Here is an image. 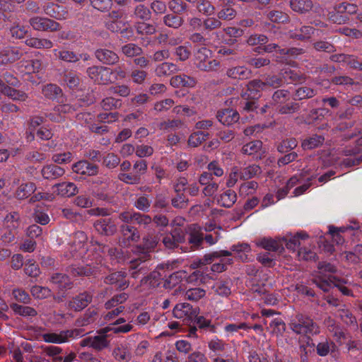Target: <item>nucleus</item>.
I'll list each match as a JSON object with an SVG mask.
<instances>
[{"mask_svg":"<svg viewBox=\"0 0 362 362\" xmlns=\"http://www.w3.org/2000/svg\"><path fill=\"white\" fill-rule=\"evenodd\" d=\"M158 244L157 238L148 235L143 238L141 245H136L132 250L135 257L129 261V270L132 271L131 276L137 278L139 273H146V267L139 268L141 263H144L151 259V251L154 250Z\"/></svg>","mask_w":362,"mask_h":362,"instance_id":"obj_1","label":"nucleus"},{"mask_svg":"<svg viewBox=\"0 0 362 362\" xmlns=\"http://www.w3.org/2000/svg\"><path fill=\"white\" fill-rule=\"evenodd\" d=\"M232 252L228 250L214 251L209 254H206L202 258L195 259L192 263L194 269L200 268L202 266L211 264L215 259H219L218 263L213 264L211 269L214 272H222L227 269L228 265L233 264V261L231 258H223L224 257L231 256Z\"/></svg>","mask_w":362,"mask_h":362,"instance_id":"obj_2","label":"nucleus"},{"mask_svg":"<svg viewBox=\"0 0 362 362\" xmlns=\"http://www.w3.org/2000/svg\"><path fill=\"white\" fill-rule=\"evenodd\" d=\"M288 327L295 334L302 337L317 335L320 332L317 324L310 316L303 313L292 315Z\"/></svg>","mask_w":362,"mask_h":362,"instance_id":"obj_3","label":"nucleus"},{"mask_svg":"<svg viewBox=\"0 0 362 362\" xmlns=\"http://www.w3.org/2000/svg\"><path fill=\"white\" fill-rule=\"evenodd\" d=\"M83 335L84 329L75 328L60 330L59 332H49L42 334L41 337L47 343L60 344Z\"/></svg>","mask_w":362,"mask_h":362,"instance_id":"obj_4","label":"nucleus"},{"mask_svg":"<svg viewBox=\"0 0 362 362\" xmlns=\"http://www.w3.org/2000/svg\"><path fill=\"white\" fill-rule=\"evenodd\" d=\"M107 328L104 327L97 332V334L83 338L79 342L81 347H90L96 351H101L109 347L110 341L107 339Z\"/></svg>","mask_w":362,"mask_h":362,"instance_id":"obj_5","label":"nucleus"},{"mask_svg":"<svg viewBox=\"0 0 362 362\" xmlns=\"http://www.w3.org/2000/svg\"><path fill=\"white\" fill-rule=\"evenodd\" d=\"M211 51L206 47L197 49L194 55V64L197 69L204 71H211L216 69L219 62L211 59Z\"/></svg>","mask_w":362,"mask_h":362,"instance_id":"obj_6","label":"nucleus"},{"mask_svg":"<svg viewBox=\"0 0 362 362\" xmlns=\"http://www.w3.org/2000/svg\"><path fill=\"white\" fill-rule=\"evenodd\" d=\"M314 283L325 292L329 291L332 287L335 286L339 288L343 295L347 296H352L351 291L344 286L341 280L332 274H329L327 279H323L322 277L315 279Z\"/></svg>","mask_w":362,"mask_h":362,"instance_id":"obj_7","label":"nucleus"},{"mask_svg":"<svg viewBox=\"0 0 362 362\" xmlns=\"http://www.w3.org/2000/svg\"><path fill=\"white\" fill-rule=\"evenodd\" d=\"M88 77L98 84L106 85L112 82V71L110 68L103 66H92L87 69Z\"/></svg>","mask_w":362,"mask_h":362,"instance_id":"obj_8","label":"nucleus"},{"mask_svg":"<svg viewBox=\"0 0 362 362\" xmlns=\"http://www.w3.org/2000/svg\"><path fill=\"white\" fill-rule=\"evenodd\" d=\"M29 23L35 30L55 32L61 29L60 24L48 18L34 16L29 20Z\"/></svg>","mask_w":362,"mask_h":362,"instance_id":"obj_9","label":"nucleus"},{"mask_svg":"<svg viewBox=\"0 0 362 362\" xmlns=\"http://www.w3.org/2000/svg\"><path fill=\"white\" fill-rule=\"evenodd\" d=\"M53 52L57 59L66 63L75 64L78 62L81 59L83 62H86L91 59L88 53L77 54L66 48L55 49L53 50Z\"/></svg>","mask_w":362,"mask_h":362,"instance_id":"obj_10","label":"nucleus"},{"mask_svg":"<svg viewBox=\"0 0 362 362\" xmlns=\"http://www.w3.org/2000/svg\"><path fill=\"white\" fill-rule=\"evenodd\" d=\"M185 232L188 235L187 240L191 249L193 250L199 249L204 241V235L201 226L197 223L188 225Z\"/></svg>","mask_w":362,"mask_h":362,"instance_id":"obj_11","label":"nucleus"},{"mask_svg":"<svg viewBox=\"0 0 362 362\" xmlns=\"http://www.w3.org/2000/svg\"><path fill=\"white\" fill-rule=\"evenodd\" d=\"M75 111L76 108L74 105L69 103H59L53 108L51 112L45 114V116L52 122H62L64 121L66 115L71 114Z\"/></svg>","mask_w":362,"mask_h":362,"instance_id":"obj_12","label":"nucleus"},{"mask_svg":"<svg viewBox=\"0 0 362 362\" xmlns=\"http://www.w3.org/2000/svg\"><path fill=\"white\" fill-rule=\"evenodd\" d=\"M95 230L102 235L110 236L117 231V226L115 221L110 217L100 218L93 223Z\"/></svg>","mask_w":362,"mask_h":362,"instance_id":"obj_13","label":"nucleus"},{"mask_svg":"<svg viewBox=\"0 0 362 362\" xmlns=\"http://www.w3.org/2000/svg\"><path fill=\"white\" fill-rule=\"evenodd\" d=\"M126 276L127 274L125 272H115L105 276L103 282L105 284L115 286L118 290H124L129 285V282L126 279Z\"/></svg>","mask_w":362,"mask_h":362,"instance_id":"obj_14","label":"nucleus"},{"mask_svg":"<svg viewBox=\"0 0 362 362\" xmlns=\"http://www.w3.org/2000/svg\"><path fill=\"white\" fill-rule=\"evenodd\" d=\"M207 346L209 350V358L213 360L216 356H221L227 351L229 344L223 339L214 337L208 341Z\"/></svg>","mask_w":362,"mask_h":362,"instance_id":"obj_15","label":"nucleus"},{"mask_svg":"<svg viewBox=\"0 0 362 362\" xmlns=\"http://www.w3.org/2000/svg\"><path fill=\"white\" fill-rule=\"evenodd\" d=\"M264 83L259 79H253L247 84L246 91L241 94L245 99L257 100L261 96V92L264 90Z\"/></svg>","mask_w":362,"mask_h":362,"instance_id":"obj_16","label":"nucleus"},{"mask_svg":"<svg viewBox=\"0 0 362 362\" xmlns=\"http://www.w3.org/2000/svg\"><path fill=\"white\" fill-rule=\"evenodd\" d=\"M93 294L84 291L80 293L69 302V307L74 311H81L86 308L92 301Z\"/></svg>","mask_w":362,"mask_h":362,"instance_id":"obj_17","label":"nucleus"},{"mask_svg":"<svg viewBox=\"0 0 362 362\" xmlns=\"http://www.w3.org/2000/svg\"><path fill=\"white\" fill-rule=\"evenodd\" d=\"M121 232L123 239L119 240V244L122 247H127L131 242H137L140 239V234L136 228L129 226L122 225Z\"/></svg>","mask_w":362,"mask_h":362,"instance_id":"obj_18","label":"nucleus"},{"mask_svg":"<svg viewBox=\"0 0 362 362\" xmlns=\"http://www.w3.org/2000/svg\"><path fill=\"white\" fill-rule=\"evenodd\" d=\"M72 170L81 175L93 176L98 173V165L83 160L74 163L72 165Z\"/></svg>","mask_w":362,"mask_h":362,"instance_id":"obj_19","label":"nucleus"},{"mask_svg":"<svg viewBox=\"0 0 362 362\" xmlns=\"http://www.w3.org/2000/svg\"><path fill=\"white\" fill-rule=\"evenodd\" d=\"M257 245L266 250L275 252L278 254H282L284 251L281 238H276L275 239L272 238H263L258 240Z\"/></svg>","mask_w":362,"mask_h":362,"instance_id":"obj_20","label":"nucleus"},{"mask_svg":"<svg viewBox=\"0 0 362 362\" xmlns=\"http://www.w3.org/2000/svg\"><path fill=\"white\" fill-rule=\"evenodd\" d=\"M95 57L101 63L107 65H115L119 60V57L117 53L106 48L96 49Z\"/></svg>","mask_w":362,"mask_h":362,"instance_id":"obj_21","label":"nucleus"},{"mask_svg":"<svg viewBox=\"0 0 362 362\" xmlns=\"http://www.w3.org/2000/svg\"><path fill=\"white\" fill-rule=\"evenodd\" d=\"M22 56L21 50L16 47H6L0 50V64L13 63Z\"/></svg>","mask_w":362,"mask_h":362,"instance_id":"obj_22","label":"nucleus"},{"mask_svg":"<svg viewBox=\"0 0 362 362\" xmlns=\"http://www.w3.org/2000/svg\"><path fill=\"white\" fill-rule=\"evenodd\" d=\"M197 314V309L193 308L188 303H182L177 304L173 309V315L178 319L189 318L192 319Z\"/></svg>","mask_w":362,"mask_h":362,"instance_id":"obj_23","label":"nucleus"},{"mask_svg":"<svg viewBox=\"0 0 362 362\" xmlns=\"http://www.w3.org/2000/svg\"><path fill=\"white\" fill-rule=\"evenodd\" d=\"M315 30V29L313 26L302 25L300 28L289 30L288 35L291 39L303 41L309 40L314 34Z\"/></svg>","mask_w":362,"mask_h":362,"instance_id":"obj_24","label":"nucleus"},{"mask_svg":"<svg viewBox=\"0 0 362 362\" xmlns=\"http://www.w3.org/2000/svg\"><path fill=\"white\" fill-rule=\"evenodd\" d=\"M216 118L223 125L229 126L239 120V114L232 109H224L218 111Z\"/></svg>","mask_w":362,"mask_h":362,"instance_id":"obj_25","label":"nucleus"},{"mask_svg":"<svg viewBox=\"0 0 362 362\" xmlns=\"http://www.w3.org/2000/svg\"><path fill=\"white\" fill-rule=\"evenodd\" d=\"M169 264H161L156 267V269L151 272L147 277V281H149L148 284L151 287H158L160 284V281L167 276L165 269H168Z\"/></svg>","mask_w":362,"mask_h":362,"instance_id":"obj_26","label":"nucleus"},{"mask_svg":"<svg viewBox=\"0 0 362 362\" xmlns=\"http://www.w3.org/2000/svg\"><path fill=\"white\" fill-rule=\"evenodd\" d=\"M65 173L64 168L54 164H49L44 166L41 170L42 177L46 180H56Z\"/></svg>","mask_w":362,"mask_h":362,"instance_id":"obj_27","label":"nucleus"},{"mask_svg":"<svg viewBox=\"0 0 362 362\" xmlns=\"http://www.w3.org/2000/svg\"><path fill=\"white\" fill-rule=\"evenodd\" d=\"M43 10L45 14L57 20L66 19L68 15L63 6L54 3H48L44 6Z\"/></svg>","mask_w":362,"mask_h":362,"instance_id":"obj_28","label":"nucleus"},{"mask_svg":"<svg viewBox=\"0 0 362 362\" xmlns=\"http://www.w3.org/2000/svg\"><path fill=\"white\" fill-rule=\"evenodd\" d=\"M53 188H55V192L62 197H70L78 192L76 185L71 182H63L56 184L53 186Z\"/></svg>","mask_w":362,"mask_h":362,"instance_id":"obj_29","label":"nucleus"},{"mask_svg":"<svg viewBox=\"0 0 362 362\" xmlns=\"http://www.w3.org/2000/svg\"><path fill=\"white\" fill-rule=\"evenodd\" d=\"M170 83L174 88H193L196 86L197 81L191 76L182 74L172 77L170 78Z\"/></svg>","mask_w":362,"mask_h":362,"instance_id":"obj_30","label":"nucleus"},{"mask_svg":"<svg viewBox=\"0 0 362 362\" xmlns=\"http://www.w3.org/2000/svg\"><path fill=\"white\" fill-rule=\"evenodd\" d=\"M180 71L179 67L173 62H162L156 66L155 74L158 77L169 76L177 73Z\"/></svg>","mask_w":362,"mask_h":362,"instance_id":"obj_31","label":"nucleus"},{"mask_svg":"<svg viewBox=\"0 0 362 362\" xmlns=\"http://www.w3.org/2000/svg\"><path fill=\"white\" fill-rule=\"evenodd\" d=\"M284 81L287 83H302L305 80V76L300 71L285 69L281 71Z\"/></svg>","mask_w":362,"mask_h":362,"instance_id":"obj_32","label":"nucleus"},{"mask_svg":"<svg viewBox=\"0 0 362 362\" xmlns=\"http://www.w3.org/2000/svg\"><path fill=\"white\" fill-rule=\"evenodd\" d=\"M226 75L233 79L245 80L251 77L252 71L243 66H238L228 69Z\"/></svg>","mask_w":362,"mask_h":362,"instance_id":"obj_33","label":"nucleus"},{"mask_svg":"<svg viewBox=\"0 0 362 362\" xmlns=\"http://www.w3.org/2000/svg\"><path fill=\"white\" fill-rule=\"evenodd\" d=\"M98 317V310L96 308H89L81 317L76 320V324L81 327L87 326L93 323L97 320Z\"/></svg>","mask_w":362,"mask_h":362,"instance_id":"obj_34","label":"nucleus"},{"mask_svg":"<svg viewBox=\"0 0 362 362\" xmlns=\"http://www.w3.org/2000/svg\"><path fill=\"white\" fill-rule=\"evenodd\" d=\"M163 23L170 28L178 29L184 23V19L177 13H168L163 16Z\"/></svg>","mask_w":362,"mask_h":362,"instance_id":"obj_35","label":"nucleus"},{"mask_svg":"<svg viewBox=\"0 0 362 362\" xmlns=\"http://www.w3.org/2000/svg\"><path fill=\"white\" fill-rule=\"evenodd\" d=\"M36 189L35 184L31 182L22 183L16 192L18 199H24L30 197Z\"/></svg>","mask_w":362,"mask_h":362,"instance_id":"obj_36","label":"nucleus"},{"mask_svg":"<svg viewBox=\"0 0 362 362\" xmlns=\"http://www.w3.org/2000/svg\"><path fill=\"white\" fill-rule=\"evenodd\" d=\"M25 44L30 47L35 49H51L54 44L48 39L30 37L25 40Z\"/></svg>","mask_w":362,"mask_h":362,"instance_id":"obj_37","label":"nucleus"},{"mask_svg":"<svg viewBox=\"0 0 362 362\" xmlns=\"http://www.w3.org/2000/svg\"><path fill=\"white\" fill-rule=\"evenodd\" d=\"M311 0H290V6L296 12L300 13H306L313 8Z\"/></svg>","mask_w":362,"mask_h":362,"instance_id":"obj_38","label":"nucleus"},{"mask_svg":"<svg viewBox=\"0 0 362 362\" xmlns=\"http://www.w3.org/2000/svg\"><path fill=\"white\" fill-rule=\"evenodd\" d=\"M12 310L15 313V314L19 315L21 316L28 317H35L37 315V310L30 306H24L17 303H12L10 305Z\"/></svg>","mask_w":362,"mask_h":362,"instance_id":"obj_39","label":"nucleus"},{"mask_svg":"<svg viewBox=\"0 0 362 362\" xmlns=\"http://www.w3.org/2000/svg\"><path fill=\"white\" fill-rule=\"evenodd\" d=\"M21 62V66L25 68L26 73H38L42 69V57Z\"/></svg>","mask_w":362,"mask_h":362,"instance_id":"obj_40","label":"nucleus"},{"mask_svg":"<svg viewBox=\"0 0 362 362\" xmlns=\"http://www.w3.org/2000/svg\"><path fill=\"white\" fill-rule=\"evenodd\" d=\"M290 100V92L287 90L279 89L276 90L271 100V104L272 105L280 107L284 103H286Z\"/></svg>","mask_w":362,"mask_h":362,"instance_id":"obj_41","label":"nucleus"},{"mask_svg":"<svg viewBox=\"0 0 362 362\" xmlns=\"http://www.w3.org/2000/svg\"><path fill=\"white\" fill-rule=\"evenodd\" d=\"M114 358L119 361H128L131 359V354L124 344H119L116 346L112 353Z\"/></svg>","mask_w":362,"mask_h":362,"instance_id":"obj_42","label":"nucleus"},{"mask_svg":"<svg viewBox=\"0 0 362 362\" xmlns=\"http://www.w3.org/2000/svg\"><path fill=\"white\" fill-rule=\"evenodd\" d=\"M50 280L53 284L58 285L60 289L70 288L72 284L69 277L62 273L53 274Z\"/></svg>","mask_w":362,"mask_h":362,"instance_id":"obj_43","label":"nucleus"},{"mask_svg":"<svg viewBox=\"0 0 362 362\" xmlns=\"http://www.w3.org/2000/svg\"><path fill=\"white\" fill-rule=\"evenodd\" d=\"M325 141L324 136L317 134H313L309 138L303 140L302 142V148L305 150L313 149L322 145Z\"/></svg>","mask_w":362,"mask_h":362,"instance_id":"obj_44","label":"nucleus"},{"mask_svg":"<svg viewBox=\"0 0 362 362\" xmlns=\"http://www.w3.org/2000/svg\"><path fill=\"white\" fill-rule=\"evenodd\" d=\"M237 200V194L235 191L228 189L225 191L218 199L220 204L226 208H230Z\"/></svg>","mask_w":362,"mask_h":362,"instance_id":"obj_45","label":"nucleus"},{"mask_svg":"<svg viewBox=\"0 0 362 362\" xmlns=\"http://www.w3.org/2000/svg\"><path fill=\"white\" fill-rule=\"evenodd\" d=\"M186 276V273L184 271H177L170 275L165 280L164 287L166 288H172L179 284L183 278Z\"/></svg>","mask_w":362,"mask_h":362,"instance_id":"obj_46","label":"nucleus"},{"mask_svg":"<svg viewBox=\"0 0 362 362\" xmlns=\"http://www.w3.org/2000/svg\"><path fill=\"white\" fill-rule=\"evenodd\" d=\"M299 354H311L315 344L310 336H303L298 339Z\"/></svg>","mask_w":362,"mask_h":362,"instance_id":"obj_47","label":"nucleus"},{"mask_svg":"<svg viewBox=\"0 0 362 362\" xmlns=\"http://www.w3.org/2000/svg\"><path fill=\"white\" fill-rule=\"evenodd\" d=\"M196 8L199 13L211 16L214 14L216 8L209 0H199L197 2Z\"/></svg>","mask_w":362,"mask_h":362,"instance_id":"obj_48","label":"nucleus"},{"mask_svg":"<svg viewBox=\"0 0 362 362\" xmlns=\"http://www.w3.org/2000/svg\"><path fill=\"white\" fill-rule=\"evenodd\" d=\"M210 134L208 132L198 131L190 134L188 139V144L192 147H197L206 141Z\"/></svg>","mask_w":362,"mask_h":362,"instance_id":"obj_49","label":"nucleus"},{"mask_svg":"<svg viewBox=\"0 0 362 362\" xmlns=\"http://www.w3.org/2000/svg\"><path fill=\"white\" fill-rule=\"evenodd\" d=\"M194 317V322L200 329H206L212 334L217 332V327L211 323V320L206 319L204 316H197V315Z\"/></svg>","mask_w":362,"mask_h":362,"instance_id":"obj_50","label":"nucleus"},{"mask_svg":"<svg viewBox=\"0 0 362 362\" xmlns=\"http://www.w3.org/2000/svg\"><path fill=\"white\" fill-rule=\"evenodd\" d=\"M121 50L127 57L130 58L136 57L143 54V49L134 43H128L123 45Z\"/></svg>","mask_w":362,"mask_h":362,"instance_id":"obj_51","label":"nucleus"},{"mask_svg":"<svg viewBox=\"0 0 362 362\" xmlns=\"http://www.w3.org/2000/svg\"><path fill=\"white\" fill-rule=\"evenodd\" d=\"M266 17L272 23H285L288 21L289 16L281 11H270L265 13Z\"/></svg>","mask_w":362,"mask_h":362,"instance_id":"obj_52","label":"nucleus"},{"mask_svg":"<svg viewBox=\"0 0 362 362\" xmlns=\"http://www.w3.org/2000/svg\"><path fill=\"white\" fill-rule=\"evenodd\" d=\"M262 147V142L259 140H255L245 144L242 147V153L248 156H254L258 153Z\"/></svg>","mask_w":362,"mask_h":362,"instance_id":"obj_53","label":"nucleus"},{"mask_svg":"<svg viewBox=\"0 0 362 362\" xmlns=\"http://www.w3.org/2000/svg\"><path fill=\"white\" fill-rule=\"evenodd\" d=\"M21 216L18 212L12 211L6 214L4 218V224L10 230H14L20 226Z\"/></svg>","mask_w":362,"mask_h":362,"instance_id":"obj_54","label":"nucleus"},{"mask_svg":"<svg viewBox=\"0 0 362 362\" xmlns=\"http://www.w3.org/2000/svg\"><path fill=\"white\" fill-rule=\"evenodd\" d=\"M240 179L249 180L261 173V168L257 165H250L240 169Z\"/></svg>","mask_w":362,"mask_h":362,"instance_id":"obj_55","label":"nucleus"},{"mask_svg":"<svg viewBox=\"0 0 362 362\" xmlns=\"http://www.w3.org/2000/svg\"><path fill=\"white\" fill-rule=\"evenodd\" d=\"M334 9L337 10L339 12H343L344 14L356 15L358 11V6L355 4L349 3L344 1L337 4H335Z\"/></svg>","mask_w":362,"mask_h":362,"instance_id":"obj_56","label":"nucleus"},{"mask_svg":"<svg viewBox=\"0 0 362 362\" xmlns=\"http://www.w3.org/2000/svg\"><path fill=\"white\" fill-rule=\"evenodd\" d=\"M314 175L307 176V171H303L300 174L292 176L286 182V185L291 189L298 184H301L304 181H312L315 179Z\"/></svg>","mask_w":362,"mask_h":362,"instance_id":"obj_57","label":"nucleus"},{"mask_svg":"<svg viewBox=\"0 0 362 362\" xmlns=\"http://www.w3.org/2000/svg\"><path fill=\"white\" fill-rule=\"evenodd\" d=\"M229 282L230 281H218L214 284L212 290L221 296L227 297L231 293Z\"/></svg>","mask_w":362,"mask_h":362,"instance_id":"obj_58","label":"nucleus"},{"mask_svg":"<svg viewBox=\"0 0 362 362\" xmlns=\"http://www.w3.org/2000/svg\"><path fill=\"white\" fill-rule=\"evenodd\" d=\"M133 17L142 21H148L151 18V12L145 5L138 4L134 8Z\"/></svg>","mask_w":362,"mask_h":362,"instance_id":"obj_59","label":"nucleus"},{"mask_svg":"<svg viewBox=\"0 0 362 362\" xmlns=\"http://www.w3.org/2000/svg\"><path fill=\"white\" fill-rule=\"evenodd\" d=\"M151 204V200L149 199L148 195L141 194L136 199L133 205L139 211L148 212L149 211Z\"/></svg>","mask_w":362,"mask_h":362,"instance_id":"obj_60","label":"nucleus"},{"mask_svg":"<svg viewBox=\"0 0 362 362\" xmlns=\"http://www.w3.org/2000/svg\"><path fill=\"white\" fill-rule=\"evenodd\" d=\"M100 106L105 111L118 109L122 106V100L111 96L106 97L100 102Z\"/></svg>","mask_w":362,"mask_h":362,"instance_id":"obj_61","label":"nucleus"},{"mask_svg":"<svg viewBox=\"0 0 362 362\" xmlns=\"http://www.w3.org/2000/svg\"><path fill=\"white\" fill-rule=\"evenodd\" d=\"M42 93L46 98L54 100L62 93V90L58 86L50 83L43 86Z\"/></svg>","mask_w":362,"mask_h":362,"instance_id":"obj_62","label":"nucleus"},{"mask_svg":"<svg viewBox=\"0 0 362 362\" xmlns=\"http://www.w3.org/2000/svg\"><path fill=\"white\" fill-rule=\"evenodd\" d=\"M237 11L231 6H223L221 5V8L218 11L217 16L221 21H229L235 18Z\"/></svg>","mask_w":362,"mask_h":362,"instance_id":"obj_63","label":"nucleus"},{"mask_svg":"<svg viewBox=\"0 0 362 362\" xmlns=\"http://www.w3.org/2000/svg\"><path fill=\"white\" fill-rule=\"evenodd\" d=\"M24 272L30 277L36 278L40 274V269L34 259H28L25 263Z\"/></svg>","mask_w":362,"mask_h":362,"instance_id":"obj_64","label":"nucleus"}]
</instances>
